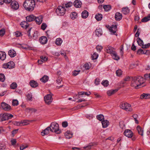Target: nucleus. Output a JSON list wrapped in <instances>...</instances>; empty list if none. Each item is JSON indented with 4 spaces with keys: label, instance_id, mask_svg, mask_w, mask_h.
I'll use <instances>...</instances> for the list:
<instances>
[{
    "label": "nucleus",
    "instance_id": "obj_1",
    "mask_svg": "<svg viewBox=\"0 0 150 150\" xmlns=\"http://www.w3.org/2000/svg\"><path fill=\"white\" fill-rule=\"evenodd\" d=\"M146 80L141 76L131 77V86L135 89H138L139 87L143 84Z\"/></svg>",
    "mask_w": 150,
    "mask_h": 150
},
{
    "label": "nucleus",
    "instance_id": "obj_2",
    "mask_svg": "<svg viewBox=\"0 0 150 150\" xmlns=\"http://www.w3.org/2000/svg\"><path fill=\"white\" fill-rule=\"evenodd\" d=\"M35 5L34 0H26L23 3V6L26 10L32 11L34 9Z\"/></svg>",
    "mask_w": 150,
    "mask_h": 150
},
{
    "label": "nucleus",
    "instance_id": "obj_3",
    "mask_svg": "<svg viewBox=\"0 0 150 150\" xmlns=\"http://www.w3.org/2000/svg\"><path fill=\"white\" fill-rule=\"evenodd\" d=\"M50 131L57 134H59L61 132V131L59 129V125L55 122H52L50 126Z\"/></svg>",
    "mask_w": 150,
    "mask_h": 150
},
{
    "label": "nucleus",
    "instance_id": "obj_4",
    "mask_svg": "<svg viewBox=\"0 0 150 150\" xmlns=\"http://www.w3.org/2000/svg\"><path fill=\"white\" fill-rule=\"evenodd\" d=\"M120 106L121 108L125 110L126 111L131 112L133 110L131 105L127 103H121Z\"/></svg>",
    "mask_w": 150,
    "mask_h": 150
},
{
    "label": "nucleus",
    "instance_id": "obj_5",
    "mask_svg": "<svg viewBox=\"0 0 150 150\" xmlns=\"http://www.w3.org/2000/svg\"><path fill=\"white\" fill-rule=\"evenodd\" d=\"M13 117L12 114L8 113L0 114V121L2 122L8 120Z\"/></svg>",
    "mask_w": 150,
    "mask_h": 150
},
{
    "label": "nucleus",
    "instance_id": "obj_6",
    "mask_svg": "<svg viewBox=\"0 0 150 150\" xmlns=\"http://www.w3.org/2000/svg\"><path fill=\"white\" fill-rule=\"evenodd\" d=\"M15 65L13 61H10L8 62L4 63L2 65V67L5 69H11L14 68Z\"/></svg>",
    "mask_w": 150,
    "mask_h": 150
},
{
    "label": "nucleus",
    "instance_id": "obj_7",
    "mask_svg": "<svg viewBox=\"0 0 150 150\" xmlns=\"http://www.w3.org/2000/svg\"><path fill=\"white\" fill-rule=\"evenodd\" d=\"M65 8L62 6H59L56 9V12L58 16L64 15L65 13Z\"/></svg>",
    "mask_w": 150,
    "mask_h": 150
},
{
    "label": "nucleus",
    "instance_id": "obj_8",
    "mask_svg": "<svg viewBox=\"0 0 150 150\" xmlns=\"http://www.w3.org/2000/svg\"><path fill=\"white\" fill-rule=\"evenodd\" d=\"M44 99L45 103L48 105H49L53 100L52 95L51 94H47L44 97Z\"/></svg>",
    "mask_w": 150,
    "mask_h": 150
},
{
    "label": "nucleus",
    "instance_id": "obj_9",
    "mask_svg": "<svg viewBox=\"0 0 150 150\" xmlns=\"http://www.w3.org/2000/svg\"><path fill=\"white\" fill-rule=\"evenodd\" d=\"M1 106L3 110L5 111H10L11 109V106L5 102H2L1 103Z\"/></svg>",
    "mask_w": 150,
    "mask_h": 150
},
{
    "label": "nucleus",
    "instance_id": "obj_10",
    "mask_svg": "<svg viewBox=\"0 0 150 150\" xmlns=\"http://www.w3.org/2000/svg\"><path fill=\"white\" fill-rule=\"evenodd\" d=\"M10 6L12 9L15 10L18 9L19 7V5L18 2L14 1H13L11 2Z\"/></svg>",
    "mask_w": 150,
    "mask_h": 150
},
{
    "label": "nucleus",
    "instance_id": "obj_11",
    "mask_svg": "<svg viewBox=\"0 0 150 150\" xmlns=\"http://www.w3.org/2000/svg\"><path fill=\"white\" fill-rule=\"evenodd\" d=\"M117 25H112L109 29L110 31L115 35H117L116 31H117Z\"/></svg>",
    "mask_w": 150,
    "mask_h": 150
},
{
    "label": "nucleus",
    "instance_id": "obj_12",
    "mask_svg": "<svg viewBox=\"0 0 150 150\" xmlns=\"http://www.w3.org/2000/svg\"><path fill=\"white\" fill-rule=\"evenodd\" d=\"M124 134L128 137L131 138L132 136L133 133L130 130L126 129L124 132Z\"/></svg>",
    "mask_w": 150,
    "mask_h": 150
},
{
    "label": "nucleus",
    "instance_id": "obj_13",
    "mask_svg": "<svg viewBox=\"0 0 150 150\" xmlns=\"http://www.w3.org/2000/svg\"><path fill=\"white\" fill-rule=\"evenodd\" d=\"M39 41L42 44H46L47 41V39L45 36H42L39 39Z\"/></svg>",
    "mask_w": 150,
    "mask_h": 150
},
{
    "label": "nucleus",
    "instance_id": "obj_14",
    "mask_svg": "<svg viewBox=\"0 0 150 150\" xmlns=\"http://www.w3.org/2000/svg\"><path fill=\"white\" fill-rule=\"evenodd\" d=\"M50 130V127L49 126L41 132L42 135L44 136L48 134L49 133Z\"/></svg>",
    "mask_w": 150,
    "mask_h": 150
},
{
    "label": "nucleus",
    "instance_id": "obj_15",
    "mask_svg": "<svg viewBox=\"0 0 150 150\" xmlns=\"http://www.w3.org/2000/svg\"><path fill=\"white\" fill-rule=\"evenodd\" d=\"M73 4L76 8H80L81 6L82 3L80 0H76L74 2Z\"/></svg>",
    "mask_w": 150,
    "mask_h": 150
},
{
    "label": "nucleus",
    "instance_id": "obj_16",
    "mask_svg": "<svg viewBox=\"0 0 150 150\" xmlns=\"http://www.w3.org/2000/svg\"><path fill=\"white\" fill-rule=\"evenodd\" d=\"M35 21L37 24H40L42 23V16H40L37 17H35Z\"/></svg>",
    "mask_w": 150,
    "mask_h": 150
},
{
    "label": "nucleus",
    "instance_id": "obj_17",
    "mask_svg": "<svg viewBox=\"0 0 150 150\" xmlns=\"http://www.w3.org/2000/svg\"><path fill=\"white\" fill-rule=\"evenodd\" d=\"M35 17L33 15H31L26 17L27 22H30L35 20Z\"/></svg>",
    "mask_w": 150,
    "mask_h": 150
},
{
    "label": "nucleus",
    "instance_id": "obj_18",
    "mask_svg": "<svg viewBox=\"0 0 150 150\" xmlns=\"http://www.w3.org/2000/svg\"><path fill=\"white\" fill-rule=\"evenodd\" d=\"M122 14L119 12L116 13L115 15V19L118 21H119L122 18Z\"/></svg>",
    "mask_w": 150,
    "mask_h": 150
},
{
    "label": "nucleus",
    "instance_id": "obj_19",
    "mask_svg": "<svg viewBox=\"0 0 150 150\" xmlns=\"http://www.w3.org/2000/svg\"><path fill=\"white\" fill-rule=\"evenodd\" d=\"M137 130L139 134L142 136L143 135V130L141 127L139 125H138L137 127Z\"/></svg>",
    "mask_w": 150,
    "mask_h": 150
},
{
    "label": "nucleus",
    "instance_id": "obj_20",
    "mask_svg": "<svg viewBox=\"0 0 150 150\" xmlns=\"http://www.w3.org/2000/svg\"><path fill=\"white\" fill-rule=\"evenodd\" d=\"M140 98L141 99H149L150 98V94H149L143 93L141 95L140 97Z\"/></svg>",
    "mask_w": 150,
    "mask_h": 150
},
{
    "label": "nucleus",
    "instance_id": "obj_21",
    "mask_svg": "<svg viewBox=\"0 0 150 150\" xmlns=\"http://www.w3.org/2000/svg\"><path fill=\"white\" fill-rule=\"evenodd\" d=\"M113 59L116 60H118L120 59L119 57L117 55V53L115 51L111 54Z\"/></svg>",
    "mask_w": 150,
    "mask_h": 150
},
{
    "label": "nucleus",
    "instance_id": "obj_22",
    "mask_svg": "<svg viewBox=\"0 0 150 150\" xmlns=\"http://www.w3.org/2000/svg\"><path fill=\"white\" fill-rule=\"evenodd\" d=\"M65 135L66 138L67 139H69L72 137V134L71 133H70V131H67L65 133Z\"/></svg>",
    "mask_w": 150,
    "mask_h": 150
},
{
    "label": "nucleus",
    "instance_id": "obj_23",
    "mask_svg": "<svg viewBox=\"0 0 150 150\" xmlns=\"http://www.w3.org/2000/svg\"><path fill=\"white\" fill-rule=\"evenodd\" d=\"M113 48L111 46H108L106 47L105 48V51L108 53L111 54L114 51L113 50Z\"/></svg>",
    "mask_w": 150,
    "mask_h": 150
},
{
    "label": "nucleus",
    "instance_id": "obj_24",
    "mask_svg": "<svg viewBox=\"0 0 150 150\" xmlns=\"http://www.w3.org/2000/svg\"><path fill=\"white\" fill-rule=\"evenodd\" d=\"M6 54L4 52L0 51V59L2 60H4L6 58Z\"/></svg>",
    "mask_w": 150,
    "mask_h": 150
},
{
    "label": "nucleus",
    "instance_id": "obj_25",
    "mask_svg": "<svg viewBox=\"0 0 150 150\" xmlns=\"http://www.w3.org/2000/svg\"><path fill=\"white\" fill-rule=\"evenodd\" d=\"M8 55L11 57H14L16 55L15 51L13 50H10L8 52Z\"/></svg>",
    "mask_w": 150,
    "mask_h": 150
},
{
    "label": "nucleus",
    "instance_id": "obj_26",
    "mask_svg": "<svg viewBox=\"0 0 150 150\" xmlns=\"http://www.w3.org/2000/svg\"><path fill=\"white\" fill-rule=\"evenodd\" d=\"M88 16V13L86 10H84L81 13V16L82 18H87Z\"/></svg>",
    "mask_w": 150,
    "mask_h": 150
},
{
    "label": "nucleus",
    "instance_id": "obj_27",
    "mask_svg": "<svg viewBox=\"0 0 150 150\" xmlns=\"http://www.w3.org/2000/svg\"><path fill=\"white\" fill-rule=\"evenodd\" d=\"M30 86L32 87H37L38 85V83L35 81L34 80H32L30 82Z\"/></svg>",
    "mask_w": 150,
    "mask_h": 150
},
{
    "label": "nucleus",
    "instance_id": "obj_28",
    "mask_svg": "<svg viewBox=\"0 0 150 150\" xmlns=\"http://www.w3.org/2000/svg\"><path fill=\"white\" fill-rule=\"evenodd\" d=\"M103 127L104 128L107 127L109 125L108 121L106 120H104L102 122Z\"/></svg>",
    "mask_w": 150,
    "mask_h": 150
},
{
    "label": "nucleus",
    "instance_id": "obj_29",
    "mask_svg": "<svg viewBox=\"0 0 150 150\" xmlns=\"http://www.w3.org/2000/svg\"><path fill=\"white\" fill-rule=\"evenodd\" d=\"M48 77L47 76L45 75L40 79V80L42 82L45 83L48 81Z\"/></svg>",
    "mask_w": 150,
    "mask_h": 150
},
{
    "label": "nucleus",
    "instance_id": "obj_30",
    "mask_svg": "<svg viewBox=\"0 0 150 150\" xmlns=\"http://www.w3.org/2000/svg\"><path fill=\"white\" fill-rule=\"evenodd\" d=\"M129 12V10L127 7H124L122 8V12L125 14H127Z\"/></svg>",
    "mask_w": 150,
    "mask_h": 150
},
{
    "label": "nucleus",
    "instance_id": "obj_31",
    "mask_svg": "<svg viewBox=\"0 0 150 150\" xmlns=\"http://www.w3.org/2000/svg\"><path fill=\"white\" fill-rule=\"evenodd\" d=\"M95 18L98 21H100L102 19L103 16L101 14L98 13L96 15Z\"/></svg>",
    "mask_w": 150,
    "mask_h": 150
},
{
    "label": "nucleus",
    "instance_id": "obj_32",
    "mask_svg": "<svg viewBox=\"0 0 150 150\" xmlns=\"http://www.w3.org/2000/svg\"><path fill=\"white\" fill-rule=\"evenodd\" d=\"M137 41L138 45L142 47L144 43L143 40H142L139 38H138L137 39Z\"/></svg>",
    "mask_w": 150,
    "mask_h": 150
},
{
    "label": "nucleus",
    "instance_id": "obj_33",
    "mask_svg": "<svg viewBox=\"0 0 150 150\" xmlns=\"http://www.w3.org/2000/svg\"><path fill=\"white\" fill-rule=\"evenodd\" d=\"M27 23L25 21H23L20 23V25L21 27L23 28H27L28 27V25H27Z\"/></svg>",
    "mask_w": 150,
    "mask_h": 150
},
{
    "label": "nucleus",
    "instance_id": "obj_34",
    "mask_svg": "<svg viewBox=\"0 0 150 150\" xmlns=\"http://www.w3.org/2000/svg\"><path fill=\"white\" fill-rule=\"evenodd\" d=\"M62 42V41L61 39L59 38L56 39L55 43L57 45L60 46Z\"/></svg>",
    "mask_w": 150,
    "mask_h": 150
},
{
    "label": "nucleus",
    "instance_id": "obj_35",
    "mask_svg": "<svg viewBox=\"0 0 150 150\" xmlns=\"http://www.w3.org/2000/svg\"><path fill=\"white\" fill-rule=\"evenodd\" d=\"M77 16V14L75 12H72L70 14V17L72 19H75Z\"/></svg>",
    "mask_w": 150,
    "mask_h": 150
},
{
    "label": "nucleus",
    "instance_id": "obj_36",
    "mask_svg": "<svg viewBox=\"0 0 150 150\" xmlns=\"http://www.w3.org/2000/svg\"><path fill=\"white\" fill-rule=\"evenodd\" d=\"M26 111L28 112L31 111V112H35L37 111V110L32 108H27L26 109Z\"/></svg>",
    "mask_w": 150,
    "mask_h": 150
},
{
    "label": "nucleus",
    "instance_id": "obj_37",
    "mask_svg": "<svg viewBox=\"0 0 150 150\" xmlns=\"http://www.w3.org/2000/svg\"><path fill=\"white\" fill-rule=\"evenodd\" d=\"M102 30L100 29H96L95 31L96 35L98 36L101 35L102 34Z\"/></svg>",
    "mask_w": 150,
    "mask_h": 150
},
{
    "label": "nucleus",
    "instance_id": "obj_38",
    "mask_svg": "<svg viewBox=\"0 0 150 150\" xmlns=\"http://www.w3.org/2000/svg\"><path fill=\"white\" fill-rule=\"evenodd\" d=\"M149 20H150V17L148 15L147 17H146L143 18L142 19L141 21L142 22H146Z\"/></svg>",
    "mask_w": 150,
    "mask_h": 150
},
{
    "label": "nucleus",
    "instance_id": "obj_39",
    "mask_svg": "<svg viewBox=\"0 0 150 150\" xmlns=\"http://www.w3.org/2000/svg\"><path fill=\"white\" fill-rule=\"evenodd\" d=\"M108 81L107 80L103 81L101 83V84L104 87H107L109 85Z\"/></svg>",
    "mask_w": 150,
    "mask_h": 150
},
{
    "label": "nucleus",
    "instance_id": "obj_40",
    "mask_svg": "<svg viewBox=\"0 0 150 150\" xmlns=\"http://www.w3.org/2000/svg\"><path fill=\"white\" fill-rule=\"evenodd\" d=\"M103 8L106 11H108L111 8V6L110 5H105L103 6Z\"/></svg>",
    "mask_w": 150,
    "mask_h": 150
},
{
    "label": "nucleus",
    "instance_id": "obj_41",
    "mask_svg": "<svg viewBox=\"0 0 150 150\" xmlns=\"http://www.w3.org/2000/svg\"><path fill=\"white\" fill-rule=\"evenodd\" d=\"M96 117L97 119L100 121H101L103 119H104V116L102 114H100L98 115Z\"/></svg>",
    "mask_w": 150,
    "mask_h": 150
},
{
    "label": "nucleus",
    "instance_id": "obj_42",
    "mask_svg": "<svg viewBox=\"0 0 150 150\" xmlns=\"http://www.w3.org/2000/svg\"><path fill=\"white\" fill-rule=\"evenodd\" d=\"M98 54L95 52L91 56V58L92 59L94 60L96 59L98 57Z\"/></svg>",
    "mask_w": 150,
    "mask_h": 150
},
{
    "label": "nucleus",
    "instance_id": "obj_43",
    "mask_svg": "<svg viewBox=\"0 0 150 150\" xmlns=\"http://www.w3.org/2000/svg\"><path fill=\"white\" fill-rule=\"evenodd\" d=\"M5 80V77L3 74H0V81L2 82H4Z\"/></svg>",
    "mask_w": 150,
    "mask_h": 150
},
{
    "label": "nucleus",
    "instance_id": "obj_44",
    "mask_svg": "<svg viewBox=\"0 0 150 150\" xmlns=\"http://www.w3.org/2000/svg\"><path fill=\"white\" fill-rule=\"evenodd\" d=\"M17 87V84L16 83H13L11 85V87L12 89H15Z\"/></svg>",
    "mask_w": 150,
    "mask_h": 150
},
{
    "label": "nucleus",
    "instance_id": "obj_45",
    "mask_svg": "<svg viewBox=\"0 0 150 150\" xmlns=\"http://www.w3.org/2000/svg\"><path fill=\"white\" fill-rule=\"evenodd\" d=\"M12 103L13 106H17L18 104V102L17 100H13Z\"/></svg>",
    "mask_w": 150,
    "mask_h": 150
},
{
    "label": "nucleus",
    "instance_id": "obj_46",
    "mask_svg": "<svg viewBox=\"0 0 150 150\" xmlns=\"http://www.w3.org/2000/svg\"><path fill=\"white\" fill-rule=\"evenodd\" d=\"M132 116L134 119L135 123L137 124H138L139 122L138 120L137 119V118L138 117V115L137 114H134Z\"/></svg>",
    "mask_w": 150,
    "mask_h": 150
},
{
    "label": "nucleus",
    "instance_id": "obj_47",
    "mask_svg": "<svg viewBox=\"0 0 150 150\" xmlns=\"http://www.w3.org/2000/svg\"><path fill=\"white\" fill-rule=\"evenodd\" d=\"M116 73L117 76H120L122 75V71L121 70L119 69L116 71Z\"/></svg>",
    "mask_w": 150,
    "mask_h": 150
},
{
    "label": "nucleus",
    "instance_id": "obj_48",
    "mask_svg": "<svg viewBox=\"0 0 150 150\" xmlns=\"http://www.w3.org/2000/svg\"><path fill=\"white\" fill-rule=\"evenodd\" d=\"M93 146V145L92 144H90L84 147V148L87 149H91V147Z\"/></svg>",
    "mask_w": 150,
    "mask_h": 150
},
{
    "label": "nucleus",
    "instance_id": "obj_49",
    "mask_svg": "<svg viewBox=\"0 0 150 150\" xmlns=\"http://www.w3.org/2000/svg\"><path fill=\"white\" fill-rule=\"evenodd\" d=\"M40 59L43 62H46L48 58L46 57L42 56L40 57Z\"/></svg>",
    "mask_w": 150,
    "mask_h": 150
},
{
    "label": "nucleus",
    "instance_id": "obj_50",
    "mask_svg": "<svg viewBox=\"0 0 150 150\" xmlns=\"http://www.w3.org/2000/svg\"><path fill=\"white\" fill-rule=\"evenodd\" d=\"M22 124H23L21 122H18L17 121H15L14 122V124L17 126H21Z\"/></svg>",
    "mask_w": 150,
    "mask_h": 150
},
{
    "label": "nucleus",
    "instance_id": "obj_51",
    "mask_svg": "<svg viewBox=\"0 0 150 150\" xmlns=\"http://www.w3.org/2000/svg\"><path fill=\"white\" fill-rule=\"evenodd\" d=\"M62 125L63 127H66L68 126V123L66 121H64L62 122Z\"/></svg>",
    "mask_w": 150,
    "mask_h": 150
},
{
    "label": "nucleus",
    "instance_id": "obj_52",
    "mask_svg": "<svg viewBox=\"0 0 150 150\" xmlns=\"http://www.w3.org/2000/svg\"><path fill=\"white\" fill-rule=\"evenodd\" d=\"M47 25L45 23H43L41 25V29L43 30H44L47 27Z\"/></svg>",
    "mask_w": 150,
    "mask_h": 150
},
{
    "label": "nucleus",
    "instance_id": "obj_53",
    "mask_svg": "<svg viewBox=\"0 0 150 150\" xmlns=\"http://www.w3.org/2000/svg\"><path fill=\"white\" fill-rule=\"evenodd\" d=\"M72 5V3L71 2H69L68 3L65 4V6L66 8L69 7Z\"/></svg>",
    "mask_w": 150,
    "mask_h": 150
},
{
    "label": "nucleus",
    "instance_id": "obj_54",
    "mask_svg": "<svg viewBox=\"0 0 150 150\" xmlns=\"http://www.w3.org/2000/svg\"><path fill=\"white\" fill-rule=\"evenodd\" d=\"M143 50H142L141 49H140L137 50V54H143Z\"/></svg>",
    "mask_w": 150,
    "mask_h": 150
},
{
    "label": "nucleus",
    "instance_id": "obj_55",
    "mask_svg": "<svg viewBox=\"0 0 150 150\" xmlns=\"http://www.w3.org/2000/svg\"><path fill=\"white\" fill-rule=\"evenodd\" d=\"M84 67L86 70H88L90 68V66L88 63H86L84 65Z\"/></svg>",
    "mask_w": 150,
    "mask_h": 150
},
{
    "label": "nucleus",
    "instance_id": "obj_56",
    "mask_svg": "<svg viewBox=\"0 0 150 150\" xmlns=\"http://www.w3.org/2000/svg\"><path fill=\"white\" fill-rule=\"evenodd\" d=\"M62 81V79L61 77H58L56 81V82L57 83H61V81Z\"/></svg>",
    "mask_w": 150,
    "mask_h": 150
},
{
    "label": "nucleus",
    "instance_id": "obj_57",
    "mask_svg": "<svg viewBox=\"0 0 150 150\" xmlns=\"http://www.w3.org/2000/svg\"><path fill=\"white\" fill-rule=\"evenodd\" d=\"M96 48L97 51L100 52L101 50L103 49V47L102 46L98 45L97 46Z\"/></svg>",
    "mask_w": 150,
    "mask_h": 150
},
{
    "label": "nucleus",
    "instance_id": "obj_58",
    "mask_svg": "<svg viewBox=\"0 0 150 150\" xmlns=\"http://www.w3.org/2000/svg\"><path fill=\"white\" fill-rule=\"evenodd\" d=\"M15 35L16 37H18L21 35V33L18 31L15 32Z\"/></svg>",
    "mask_w": 150,
    "mask_h": 150
},
{
    "label": "nucleus",
    "instance_id": "obj_59",
    "mask_svg": "<svg viewBox=\"0 0 150 150\" xmlns=\"http://www.w3.org/2000/svg\"><path fill=\"white\" fill-rule=\"evenodd\" d=\"M5 145L4 144H0V149H4L5 148Z\"/></svg>",
    "mask_w": 150,
    "mask_h": 150
},
{
    "label": "nucleus",
    "instance_id": "obj_60",
    "mask_svg": "<svg viewBox=\"0 0 150 150\" xmlns=\"http://www.w3.org/2000/svg\"><path fill=\"white\" fill-rule=\"evenodd\" d=\"M21 122L23 123V124H22V125H28V121L27 120H24L23 122Z\"/></svg>",
    "mask_w": 150,
    "mask_h": 150
},
{
    "label": "nucleus",
    "instance_id": "obj_61",
    "mask_svg": "<svg viewBox=\"0 0 150 150\" xmlns=\"http://www.w3.org/2000/svg\"><path fill=\"white\" fill-rule=\"evenodd\" d=\"M100 82V79L98 78H96V79L95 81V83L96 85H98Z\"/></svg>",
    "mask_w": 150,
    "mask_h": 150
},
{
    "label": "nucleus",
    "instance_id": "obj_62",
    "mask_svg": "<svg viewBox=\"0 0 150 150\" xmlns=\"http://www.w3.org/2000/svg\"><path fill=\"white\" fill-rule=\"evenodd\" d=\"M80 71H74L73 73V76H76L79 73V72H80Z\"/></svg>",
    "mask_w": 150,
    "mask_h": 150
},
{
    "label": "nucleus",
    "instance_id": "obj_63",
    "mask_svg": "<svg viewBox=\"0 0 150 150\" xmlns=\"http://www.w3.org/2000/svg\"><path fill=\"white\" fill-rule=\"evenodd\" d=\"M27 98L28 100H31L32 98V95L30 94H28L27 95Z\"/></svg>",
    "mask_w": 150,
    "mask_h": 150
},
{
    "label": "nucleus",
    "instance_id": "obj_64",
    "mask_svg": "<svg viewBox=\"0 0 150 150\" xmlns=\"http://www.w3.org/2000/svg\"><path fill=\"white\" fill-rule=\"evenodd\" d=\"M28 147V146L22 145L20 146V149L21 150H23Z\"/></svg>",
    "mask_w": 150,
    "mask_h": 150
}]
</instances>
